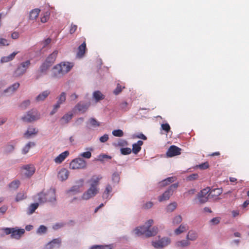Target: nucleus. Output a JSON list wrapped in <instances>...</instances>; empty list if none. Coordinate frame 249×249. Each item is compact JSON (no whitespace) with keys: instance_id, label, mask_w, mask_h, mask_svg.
Instances as JSON below:
<instances>
[{"instance_id":"a19ab883","label":"nucleus","mask_w":249,"mask_h":249,"mask_svg":"<svg viewBox=\"0 0 249 249\" xmlns=\"http://www.w3.org/2000/svg\"><path fill=\"white\" fill-rule=\"evenodd\" d=\"M112 181L114 183H118L120 181V175L118 173H114L112 176Z\"/></svg>"},{"instance_id":"2eb2a0df","label":"nucleus","mask_w":249,"mask_h":249,"mask_svg":"<svg viewBox=\"0 0 249 249\" xmlns=\"http://www.w3.org/2000/svg\"><path fill=\"white\" fill-rule=\"evenodd\" d=\"M69 175V171L65 168H62L58 172L57 177L59 179L64 181L68 178Z\"/></svg>"},{"instance_id":"338daca9","label":"nucleus","mask_w":249,"mask_h":249,"mask_svg":"<svg viewBox=\"0 0 249 249\" xmlns=\"http://www.w3.org/2000/svg\"><path fill=\"white\" fill-rule=\"evenodd\" d=\"M51 42V39L50 38H48L47 39H46L45 40H44L43 42H42V44H43V47L44 48L45 47H46L48 45H49Z\"/></svg>"},{"instance_id":"e433bc0d","label":"nucleus","mask_w":249,"mask_h":249,"mask_svg":"<svg viewBox=\"0 0 249 249\" xmlns=\"http://www.w3.org/2000/svg\"><path fill=\"white\" fill-rule=\"evenodd\" d=\"M35 145V143L34 142H29L22 149V154H26L29 151L31 147H33Z\"/></svg>"},{"instance_id":"f3484780","label":"nucleus","mask_w":249,"mask_h":249,"mask_svg":"<svg viewBox=\"0 0 249 249\" xmlns=\"http://www.w3.org/2000/svg\"><path fill=\"white\" fill-rule=\"evenodd\" d=\"M50 91L48 90H45L40 93L36 98V101L37 102L43 101L49 96Z\"/></svg>"},{"instance_id":"cd10ccee","label":"nucleus","mask_w":249,"mask_h":249,"mask_svg":"<svg viewBox=\"0 0 249 249\" xmlns=\"http://www.w3.org/2000/svg\"><path fill=\"white\" fill-rule=\"evenodd\" d=\"M73 116V114L67 113L64 115L61 118V121H62V123L63 124L68 123L70 120L72 119Z\"/></svg>"},{"instance_id":"9b49d317","label":"nucleus","mask_w":249,"mask_h":249,"mask_svg":"<svg viewBox=\"0 0 249 249\" xmlns=\"http://www.w3.org/2000/svg\"><path fill=\"white\" fill-rule=\"evenodd\" d=\"M181 148L175 146H171L166 152V155L168 157H172L179 155L181 154Z\"/></svg>"},{"instance_id":"a878e982","label":"nucleus","mask_w":249,"mask_h":249,"mask_svg":"<svg viewBox=\"0 0 249 249\" xmlns=\"http://www.w3.org/2000/svg\"><path fill=\"white\" fill-rule=\"evenodd\" d=\"M89 106V104H84L81 103H79L76 106V107L79 111L84 113L85 112Z\"/></svg>"},{"instance_id":"473e14b6","label":"nucleus","mask_w":249,"mask_h":249,"mask_svg":"<svg viewBox=\"0 0 249 249\" xmlns=\"http://www.w3.org/2000/svg\"><path fill=\"white\" fill-rule=\"evenodd\" d=\"M38 203H35L31 204L28 208L27 213L28 214H32L38 208Z\"/></svg>"},{"instance_id":"c03bdc74","label":"nucleus","mask_w":249,"mask_h":249,"mask_svg":"<svg viewBox=\"0 0 249 249\" xmlns=\"http://www.w3.org/2000/svg\"><path fill=\"white\" fill-rule=\"evenodd\" d=\"M112 135L115 137H121L123 136L124 132L121 129L114 130L112 131Z\"/></svg>"},{"instance_id":"72a5a7b5","label":"nucleus","mask_w":249,"mask_h":249,"mask_svg":"<svg viewBox=\"0 0 249 249\" xmlns=\"http://www.w3.org/2000/svg\"><path fill=\"white\" fill-rule=\"evenodd\" d=\"M190 242L189 241L187 240H182L176 242V246L178 247H185L189 246Z\"/></svg>"},{"instance_id":"20e7f679","label":"nucleus","mask_w":249,"mask_h":249,"mask_svg":"<svg viewBox=\"0 0 249 249\" xmlns=\"http://www.w3.org/2000/svg\"><path fill=\"white\" fill-rule=\"evenodd\" d=\"M30 65L31 62L30 60L21 62L14 71V76L15 77H18L23 75L26 72Z\"/></svg>"},{"instance_id":"f704fd0d","label":"nucleus","mask_w":249,"mask_h":249,"mask_svg":"<svg viewBox=\"0 0 249 249\" xmlns=\"http://www.w3.org/2000/svg\"><path fill=\"white\" fill-rule=\"evenodd\" d=\"M20 184V182L19 180H15L12 181L9 184V187L12 190H16L18 188Z\"/></svg>"},{"instance_id":"8fccbe9b","label":"nucleus","mask_w":249,"mask_h":249,"mask_svg":"<svg viewBox=\"0 0 249 249\" xmlns=\"http://www.w3.org/2000/svg\"><path fill=\"white\" fill-rule=\"evenodd\" d=\"M47 231V228L44 225H41L39 226L37 231V233L39 234H43L46 233Z\"/></svg>"},{"instance_id":"de8ad7c7","label":"nucleus","mask_w":249,"mask_h":249,"mask_svg":"<svg viewBox=\"0 0 249 249\" xmlns=\"http://www.w3.org/2000/svg\"><path fill=\"white\" fill-rule=\"evenodd\" d=\"M132 150L128 147L122 148L121 149V153L122 155H126L131 153Z\"/></svg>"},{"instance_id":"4c0bfd02","label":"nucleus","mask_w":249,"mask_h":249,"mask_svg":"<svg viewBox=\"0 0 249 249\" xmlns=\"http://www.w3.org/2000/svg\"><path fill=\"white\" fill-rule=\"evenodd\" d=\"M26 198V193L24 192L18 193L16 196V201L18 202Z\"/></svg>"},{"instance_id":"79ce46f5","label":"nucleus","mask_w":249,"mask_h":249,"mask_svg":"<svg viewBox=\"0 0 249 249\" xmlns=\"http://www.w3.org/2000/svg\"><path fill=\"white\" fill-rule=\"evenodd\" d=\"M182 217L180 215L175 216L173 219V224L174 225H178L182 221Z\"/></svg>"},{"instance_id":"7ed1b4c3","label":"nucleus","mask_w":249,"mask_h":249,"mask_svg":"<svg viewBox=\"0 0 249 249\" xmlns=\"http://www.w3.org/2000/svg\"><path fill=\"white\" fill-rule=\"evenodd\" d=\"M35 197L36 198V200L37 201L38 204L44 203L46 202H53L56 200L54 192L50 190L47 193L41 192L38 193Z\"/></svg>"},{"instance_id":"c756f323","label":"nucleus","mask_w":249,"mask_h":249,"mask_svg":"<svg viewBox=\"0 0 249 249\" xmlns=\"http://www.w3.org/2000/svg\"><path fill=\"white\" fill-rule=\"evenodd\" d=\"M19 87V83H16L13 84L11 87L7 88L4 90L5 92H9L10 93H13Z\"/></svg>"},{"instance_id":"a211bd4d","label":"nucleus","mask_w":249,"mask_h":249,"mask_svg":"<svg viewBox=\"0 0 249 249\" xmlns=\"http://www.w3.org/2000/svg\"><path fill=\"white\" fill-rule=\"evenodd\" d=\"M143 142L142 141L139 140L136 143L132 145V152L133 153L137 154L141 150V146L143 144Z\"/></svg>"},{"instance_id":"0eeeda50","label":"nucleus","mask_w":249,"mask_h":249,"mask_svg":"<svg viewBox=\"0 0 249 249\" xmlns=\"http://www.w3.org/2000/svg\"><path fill=\"white\" fill-rule=\"evenodd\" d=\"M178 187V183H177L171 185L161 196H159V201L162 202L168 200L170 196L173 195L174 190H176Z\"/></svg>"},{"instance_id":"69168bd1","label":"nucleus","mask_w":249,"mask_h":249,"mask_svg":"<svg viewBox=\"0 0 249 249\" xmlns=\"http://www.w3.org/2000/svg\"><path fill=\"white\" fill-rule=\"evenodd\" d=\"M209 163L208 162H205L199 165V168L201 169H206L209 167Z\"/></svg>"},{"instance_id":"052dcab7","label":"nucleus","mask_w":249,"mask_h":249,"mask_svg":"<svg viewBox=\"0 0 249 249\" xmlns=\"http://www.w3.org/2000/svg\"><path fill=\"white\" fill-rule=\"evenodd\" d=\"M128 103L126 102H124L120 104V108L126 111L127 109Z\"/></svg>"},{"instance_id":"680f3d73","label":"nucleus","mask_w":249,"mask_h":249,"mask_svg":"<svg viewBox=\"0 0 249 249\" xmlns=\"http://www.w3.org/2000/svg\"><path fill=\"white\" fill-rule=\"evenodd\" d=\"M13 228H6L2 229V230L4 231L6 234L8 235L13 232Z\"/></svg>"},{"instance_id":"ea45409f","label":"nucleus","mask_w":249,"mask_h":249,"mask_svg":"<svg viewBox=\"0 0 249 249\" xmlns=\"http://www.w3.org/2000/svg\"><path fill=\"white\" fill-rule=\"evenodd\" d=\"M222 193V190L221 189L216 188L211 191L209 195H211L212 196H219Z\"/></svg>"},{"instance_id":"4d7b16f0","label":"nucleus","mask_w":249,"mask_h":249,"mask_svg":"<svg viewBox=\"0 0 249 249\" xmlns=\"http://www.w3.org/2000/svg\"><path fill=\"white\" fill-rule=\"evenodd\" d=\"M30 104V101L29 100H25L21 104L20 107L23 109H25Z\"/></svg>"},{"instance_id":"13d9d810","label":"nucleus","mask_w":249,"mask_h":249,"mask_svg":"<svg viewBox=\"0 0 249 249\" xmlns=\"http://www.w3.org/2000/svg\"><path fill=\"white\" fill-rule=\"evenodd\" d=\"M8 45H9V43L7 39L5 38H0V46Z\"/></svg>"},{"instance_id":"37998d69","label":"nucleus","mask_w":249,"mask_h":249,"mask_svg":"<svg viewBox=\"0 0 249 249\" xmlns=\"http://www.w3.org/2000/svg\"><path fill=\"white\" fill-rule=\"evenodd\" d=\"M124 88V86H122L121 85H120V84H118L117 85L116 89L113 91L114 94H115V95L119 94L120 92H121L122 89Z\"/></svg>"},{"instance_id":"9d476101","label":"nucleus","mask_w":249,"mask_h":249,"mask_svg":"<svg viewBox=\"0 0 249 249\" xmlns=\"http://www.w3.org/2000/svg\"><path fill=\"white\" fill-rule=\"evenodd\" d=\"M102 176L101 175H93L91 178L88 181L89 184V187L94 188H99L98 187L100 184V181L102 179Z\"/></svg>"},{"instance_id":"864d4df0","label":"nucleus","mask_w":249,"mask_h":249,"mask_svg":"<svg viewBox=\"0 0 249 249\" xmlns=\"http://www.w3.org/2000/svg\"><path fill=\"white\" fill-rule=\"evenodd\" d=\"M80 156L86 159H89L91 157V153L90 151L85 152L81 153Z\"/></svg>"},{"instance_id":"412c9836","label":"nucleus","mask_w":249,"mask_h":249,"mask_svg":"<svg viewBox=\"0 0 249 249\" xmlns=\"http://www.w3.org/2000/svg\"><path fill=\"white\" fill-rule=\"evenodd\" d=\"M38 130L34 127H30L28 128L27 131L24 133V137L26 138H29L31 136L36 135Z\"/></svg>"},{"instance_id":"423d86ee","label":"nucleus","mask_w":249,"mask_h":249,"mask_svg":"<svg viewBox=\"0 0 249 249\" xmlns=\"http://www.w3.org/2000/svg\"><path fill=\"white\" fill-rule=\"evenodd\" d=\"M87 166V162L81 158L73 160L70 164V168L71 169H84Z\"/></svg>"},{"instance_id":"4be33fe9","label":"nucleus","mask_w":249,"mask_h":249,"mask_svg":"<svg viewBox=\"0 0 249 249\" xmlns=\"http://www.w3.org/2000/svg\"><path fill=\"white\" fill-rule=\"evenodd\" d=\"M112 191V188L110 184H107L105 188V190L103 194V197L105 199H109V194Z\"/></svg>"},{"instance_id":"2f4dec72","label":"nucleus","mask_w":249,"mask_h":249,"mask_svg":"<svg viewBox=\"0 0 249 249\" xmlns=\"http://www.w3.org/2000/svg\"><path fill=\"white\" fill-rule=\"evenodd\" d=\"M93 98L97 102L103 100L105 98L104 95L100 91L98 90L94 91L93 92Z\"/></svg>"},{"instance_id":"5fc2aeb1","label":"nucleus","mask_w":249,"mask_h":249,"mask_svg":"<svg viewBox=\"0 0 249 249\" xmlns=\"http://www.w3.org/2000/svg\"><path fill=\"white\" fill-rule=\"evenodd\" d=\"M60 104L57 102L56 104L53 106V109L51 112L50 114L52 115L54 114L57 111L58 108L60 107Z\"/></svg>"},{"instance_id":"ddd939ff","label":"nucleus","mask_w":249,"mask_h":249,"mask_svg":"<svg viewBox=\"0 0 249 249\" xmlns=\"http://www.w3.org/2000/svg\"><path fill=\"white\" fill-rule=\"evenodd\" d=\"M61 243V239L60 238L53 239L52 241L46 245L45 249H53L56 247H59Z\"/></svg>"},{"instance_id":"f257e3e1","label":"nucleus","mask_w":249,"mask_h":249,"mask_svg":"<svg viewBox=\"0 0 249 249\" xmlns=\"http://www.w3.org/2000/svg\"><path fill=\"white\" fill-rule=\"evenodd\" d=\"M153 223L154 221L152 219L148 220L145 222V225L137 227L135 230V234L138 236L144 235L146 237L155 236L158 233V228L153 227L151 230H149Z\"/></svg>"},{"instance_id":"39448f33","label":"nucleus","mask_w":249,"mask_h":249,"mask_svg":"<svg viewBox=\"0 0 249 249\" xmlns=\"http://www.w3.org/2000/svg\"><path fill=\"white\" fill-rule=\"evenodd\" d=\"M40 118V114L36 109H32L27 114L21 118L23 121L30 123Z\"/></svg>"},{"instance_id":"09e8293b","label":"nucleus","mask_w":249,"mask_h":249,"mask_svg":"<svg viewBox=\"0 0 249 249\" xmlns=\"http://www.w3.org/2000/svg\"><path fill=\"white\" fill-rule=\"evenodd\" d=\"M90 249H111L110 247L108 245L106 246H100L95 245L91 247Z\"/></svg>"},{"instance_id":"49530a36","label":"nucleus","mask_w":249,"mask_h":249,"mask_svg":"<svg viewBox=\"0 0 249 249\" xmlns=\"http://www.w3.org/2000/svg\"><path fill=\"white\" fill-rule=\"evenodd\" d=\"M177 203L176 202H173L172 203H170L168 206L167 207V212H173L177 207Z\"/></svg>"},{"instance_id":"f03ea898","label":"nucleus","mask_w":249,"mask_h":249,"mask_svg":"<svg viewBox=\"0 0 249 249\" xmlns=\"http://www.w3.org/2000/svg\"><path fill=\"white\" fill-rule=\"evenodd\" d=\"M73 67V64L69 62L61 63L56 65L53 68L54 77H59L68 72Z\"/></svg>"},{"instance_id":"603ef678","label":"nucleus","mask_w":249,"mask_h":249,"mask_svg":"<svg viewBox=\"0 0 249 249\" xmlns=\"http://www.w3.org/2000/svg\"><path fill=\"white\" fill-rule=\"evenodd\" d=\"M210 190H210V188H205L201 191V192L199 194V195L204 196H208V197L209 196V195H208V193L210 192Z\"/></svg>"},{"instance_id":"6e6552de","label":"nucleus","mask_w":249,"mask_h":249,"mask_svg":"<svg viewBox=\"0 0 249 249\" xmlns=\"http://www.w3.org/2000/svg\"><path fill=\"white\" fill-rule=\"evenodd\" d=\"M35 171V167L33 164H27L21 167L22 175L28 178L31 177L34 174Z\"/></svg>"},{"instance_id":"b1692460","label":"nucleus","mask_w":249,"mask_h":249,"mask_svg":"<svg viewBox=\"0 0 249 249\" xmlns=\"http://www.w3.org/2000/svg\"><path fill=\"white\" fill-rule=\"evenodd\" d=\"M197 233L194 231H190L186 236V239L189 241H195L197 239Z\"/></svg>"},{"instance_id":"6e6d98bb","label":"nucleus","mask_w":249,"mask_h":249,"mask_svg":"<svg viewBox=\"0 0 249 249\" xmlns=\"http://www.w3.org/2000/svg\"><path fill=\"white\" fill-rule=\"evenodd\" d=\"M161 128L162 130H164L167 133L170 130V126L167 123L162 124Z\"/></svg>"},{"instance_id":"c85d7f7f","label":"nucleus","mask_w":249,"mask_h":249,"mask_svg":"<svg viewBox=\"0 0 249 249\" xmlns=\"http://www.w3.org/2000/svg\"><path fill=\"white\" fill-rule=\"evenodd\" d=\"M175 179H176L175 177H169V178L164 179L163 180H162L161 182H160V185L161 186H163V187L169 184L170 183L173 182L175 181Z\"/></svg>"},{"instance_id":"1a4fd4ad","label":"nucleus","mask_w":249,"mask_h":249,"mask_svg":"<svg viewBox=\"0 0 249 249\" xmlns=\"http://www.w3.org/2000/svg\"><path fill=\"white\" fill-rule=\"evenodd\" d=\"M99 191V188H94L91 187L87 190L82 195V198L84 200H88L95 196Z\"/></svg>"},{"instance_id":"f8f14e48","label":"nucleus","mask_w":249,"mask_h":249,"mask_svg":"<svg viewBox=\"0 0 249 249\" xmlns=\"http://www.w3.org/2000/svg\"><path fill=\"white\" fill-rule=\"evenodd\" d=\"M170 243L169 238H163L158 241L152 242V245L156 248H163L167 246Z\"/></svg>"},{"instance_id":"aec40b11","label":"nucleus","mask_w":249,"mask_h":249,"mask_svg":"<svg viewBox=\"0 0 249 249\" xmlns=\"http://www.w3.org/2000/svg\"><path fill=\"white\" fill-rule=\"evenodd\" d=\"M86 49V44L85 42H84L78 48V52L77 53V57H78L79 58L82 57L85 54Z\"/></svg>"},{"instance_id":"e2e57ef3","label":"nucleus","mask_w":249,"mask_h":249,"mask_svg":"<svg viewBox=\"0 0 249 249\" xmlns=\"http://www.w3.org/2000/svg\"><path fill=\"white\" fill-rule=\"evenodd\" d=\"M108 135L107 134H104L103 136L101 137L99 139L101 142H105L108 140Z\"/></svg>"},{"instance_id":"774afa93","label":"nucleus","mask_w":249,"mask_h":249,"mask_svg":"<svg viewBox=\"0 0 249 249\" xmlns=\"http://www.w3.org/2000/svg\"><path fill=\"white\" fill-rule=\"evenodd\" d=\"M220 222V220H219V217H214V218H213L212 219H211V222L213 224V225H216V224H217L219 223Z\"/></svg>"},{"instance_id":"3c124183","label":"nucleus","mask_w":249,"mask_h":249,"mask_svg":"<svg viewBox=\"0 0 249 249\" xmlns=\"http://www.w3.org/2000/svg\"><path fill=\"white\" fill-rule=\"evenodd\" d=\"M89 123L93 127H98L100 125V123L94 118L90 119Z\"/></svg>"},{"instance_id":"58836bf2","label":"nucleus","mask_w":249,"mask_h":249,"mask_svg":"<svg viewBox=\"0 0 249 249\" xmlns=\"http://www.w3.org/2000/svg\"><path fill=\"white\" fill-rule=\"evenodd\" d=\"M66 94L65 92H62L60 96L58 97V101H57V102L59 103L60 104H62L63 103H64L66 101Z\"/></svg>"},{"instance_id":"dca6fc26","label":"nucleus","mask_w":249,"mask_h":249,"mask_svg":"<svg viewBox=\"0 0 249 249\" xmlns=\"http://www.w3.org/2000/svg\"><path fill=\"white\" fill-rule=\"evenodd\" d=\"M69 155V152L68 151H65L56 157L54 160L56 163L60 164L65 160Z\"/></svg>"},{"instance_id":"6ab92c4d","label":"nucleus","mask_w":249,"mask_h":249,"mask_svg":"<svg viewBox=\"0 0 249 249\" xmlns=\"http://www.w3.org/2000/svg\"><path fill=\"white\" fill-rule=\"evenodd\" d=\"M58 54L57 51H54L51 53L46 59L45 61L50 64L51 66L54 62Z\"/></svg>"},{"instance_id":"393cba45","label":"nucleus","mask_w":249,"mask_h":249,"mask_svg":"<svg viewBox=\"0 0 249 249\" xmlns=\"http://www.w3.org/2000/svg\"><path fill=\"white\" fill-rule=\"evenodd\" d=\"M188 227L186 224H181L177 229L175 230V233L179 235L181 233L187 231Z\"/></svg>"},{"instance_id":"a18cd8bd","label":"nucleus","mask_w":249,"mask_h":249,"mask_svg":"<svg viewBox=\"0 0 249 249\" xmlns=\"http://www.w3.org/2000/svg\"><path fill=\"white\" fill-rule=\"evenodd\" d=\"M198 198L199 203L203 204L206 203L208 200V196H204L202 195H198Z\"/></svg>"},{"instance_id":"4468645a","label":"nucleus","mask_w":249,"mask_h":249,"mask_svg":"<svg viewBox=\"0 0 249 249\" xmlns=\"http://www.w3.org/2000/svg\"><path fill=\"white\" fill-rule=\"evenodd\" d=\"M13 232L12 233L11 237L16 239H20L25 232V230L23 229H18L17 228H13Z\"/></svg>"},{"instance_id":"bb28decb","label":"nucleus","mask_w":249,"mask_h":249,"mask_svg":"<svg viewBox=\"0 0 249 249\" xmlns=\"http://www.w3.org/2000/svg\"><path fill=\"white\" fill-rule=\"evenodd\" d=\"M40 10L36 8L34 10H32L30 13L29 15V18L31 20H35L36 19L38 16L39 14L40 13Z\"/></svg>"},{"instance_id":"0e129e2a","label":"nucleus","mask_w":249,"mask_h":249,"mask_svg":"<svg viewBox=\"0 0 249 249\" xmlns=\"http://www.w3.org/2000/svg\"><path fill=\"white\" fill-rule=\"evenodd\" d=\"M77 25H74L73 23H72L71 24V27H70V31H69L70 33L71 34H73L76 31V30H77Z\"/></svg>"},{"instance_id":"c9c22d12","label":"nucleus","mask_w":249,"mask_h":249,"mask_svg":"<svg viewBox=\"0 0 249 249\" xmlns=\"http://www.w3.org/2000/svg\"><path fill=\"white\" fill-rule=\"evenodd\" d=\"M51 66L50 64L45 61L40 67V72L41 73H44L46 72L47 70Z\"/></svg>"},{"instance_id":"5701e85b","label":"nucleus","mask_w":249,"mask_h":249,"mask_svg":"<svg viewBox=\"0 0 249 249\" xmlns=\"http://www.w3.org/2000/svg\"><path fill=\"white\" fill-rule=\"evenodd\" d=\"M18 53V52H14L8 56L2 57L1 58V62L5 63L12 60Z\"/></svg>"},{"instance_id":"7c9ffc66","label":"nucleus","mask_w":249,"mask_h":249,"mask_svg":"<svg viewBox=\"0 0 249 249\" xmlns=\"http://www.w3.org/2000/svg\"><path fill=\"white\" fill-rule=\"evenodd\" d=\"M84 180L83 179H80L77 181V185H74L71 187V191L72 192H79L80 187L83 185Z\"/></svg>"},{"instance_id":"bf43d9fd","label":"nucleus","mask_w":249,"mask_h":249,"mask_svg":"<svg viewBox=\"0 0 249 249\" xmlns=\"http://www.w3.org/2000/svg\"><path fill=\"white\" fill-rule=\"evenodd\" d=\"M153 205V203L149 201L146 203H145L142 206V208L144 209H149L151 208Z\"/></svg>"}]
</instances>
